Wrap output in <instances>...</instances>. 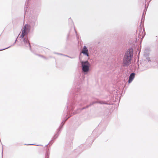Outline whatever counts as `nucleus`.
Segmentation results:
<instances>
[{
	"mask_svg": "<svg viewBox=\"0 0 158 158\" xmlns=\"http://www.w3.org/2000/svg\"><path fill=\"white\" fill-rule=\"evenodd\" d=\"M89 64V62L87 61L82 63V70L85 72H86L88 71Z\"/></svg>",
	"mask_w": 158,
	"mask_h": 158,
	"instance_id": "7ed1b4c3",
	"label": "nucleus"
},
{
	"mask_svg": "<svg viewBox=\"0 0 158 158\" xmlns=\"http://www.w3.org/2000/svg\"><path fill=\"white\" fill-rule=\"evenodd\" d=\"M146 9H145V10H144V11H143V14H144V12H145V11H146Z\"/></svg>",
	"mask_w": 158,
	"mask_h": 158,
	"instance_id": "6e6552de",
	"label": "nucleus"
},
{
	"mask_svg": "<svg viewBox=\"0 0 158 158\" xmlns=\"http://www.w3.org/2000/svg\"><path fill=\"white\" fill-rule=\"evenodd\" d=\"M85 108H83V109H85Z\"/></svg>",
	"mask_w": 158,
	"mask_h": 158,
	"instance_id": "9d476101",
	"label": "nucleus"
},
{
	"mask_svg": "<svg viewBox=\"0 0 158 158\" xmlns=\"http://www.w3.org/2000/svg\"><path fill=\"white\" fill-rule=\"evenodd\" d=\"M29 26L28 25H25L23 27V29L22 31V33L20 35V37L23 38L25 35L27 33L28 30L29 28Z\"/></svg>",
	"mask_w": 158,
	"mask_h": 158,
	"instance_id": "f03ea898",
	"label": "nucleus"
},
{
	"mask_svg": "<svg viewBox=\"0 0 158 158\" xmlns=\"http://www.w3.org/2000/svg\"><path fill=\"white\" fill-rule=\"evenodd\" d=\"M23 44H24L25 46H30V44L28 41V40L27 39H24L23 41Z\"/></svg>",
	"mask_w": 158,
	"mask_h": 158,
	"instance_id": "0eeeda50",
	"label": "nucleus"
},
{
	"mask_svg": "<svg viewBox=\"0 0 158 158\" xmlns=\"http://www.w3.org/2000/svg\"><path fill=\"white\" fill-rule=\"evenodd\" d=\"M88 107V106H87L86 107Z\"/></svg>",
	"mask_w": 158,
	"mask_h": 158,
	"instance_id": "9b49d317",
	"label": "nucleus"
},
{
	"mask_svg": "<svg viewBox=\"0 0 158 158\" xmlns=\"http://www.w3.org/2000/svg\"><path fill=\"white\" fill-rule=\"evenodd\" d=\"M143 31L144 30L141 27H140L139 29L138 33V37L139 38L142 39L143 38L145 35L143 34Z\"/></svg>",
	"mask_w": 158,
	"mask_h": 158,
	"instance_id": "20e7f679",
	"label": "nucleus"
},
{
	"mask_svg": "<svg viewBox=\"0 0 158 158\" xmlns=\"http://www.w3.org/2000/svg\"><path fill=\"white\" fill-rule=\"evenodd\" d=\"M133 52L132 49H128L124 56L123 60V66L127 67L131 63V60L133 56Z\"/></svg>",
	"mask_w": 158,
	"mask_h": 158,
	"instance_id": "f257e3e1",
	"label": "nucleus"
},
{
	"mask_svg": "<svg viewBox=\"0 0 158 158\" xmlns=\"http://www.w3.org/2000/svg\"><path fill=\"white\" fill-rule=\"evenodd\" d=\"M135 73H132L130 75L128 80L129 83H130L132 81L133 79L135 77Z\"/></svg>",
	"mask_w": 158,
	"mask_h": 158,
	"instance_id": "423d86ee",
	"label": "nucleus"
},
{
	"mask_svg": "<svg viewBox=\"0 0 158 158\" xmlns=\"http://www.w3.org/2000/svg\"><path fill=\"white\" fill-rule=\"evenodd\" d=\"M139 31V30H137V32Z\"/></svg>",
	"mask_w": 158,
	"mask_h": 158,
	"instance_id": "1a4fd4ad",
	"label": "nucleus"
},
{
	"mask_svg": "<svg viewBox=\"0 0 158 158\" xmlns=\"http://www.w3.org/2000/svg\"><path fill=\"white\" fill-rule=\"evenodd\" d=\"M82 53L87 55V56H89L88 50L87 49V48L85 46L84 47L82 51Z\"/></svg>",
	"mask_w": 158,
	"mask_h": 158,
	"instance_id": "39448f33",
	"label": "nucleus"
}]
</instances>
